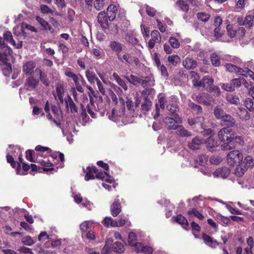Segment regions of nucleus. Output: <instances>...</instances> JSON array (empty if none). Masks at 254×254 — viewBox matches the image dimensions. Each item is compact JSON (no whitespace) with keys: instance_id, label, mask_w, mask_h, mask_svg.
<instances>
[{"instance_id":"obj_10","label":"nucleus","mask_w":254,"mask_h":254,"mask_svg":"<svg viewBox=\"0 0 254 254\" xmlns=\"http://www.w3.org/2000/svg\"><path fill=\"white\" fill-rule=\"evenodd\" d=\"M64 101L66 107L68 110H70L71 113L74 114L77 113L78 108L70 96H67V97L64 98Z\"/></svg>"},{"instance_id":"obj_26","label":"nucleus","mask_w":254,"mask_h":254,"mask_svg":"<svg viewBox=\"0 0 254 254\" xmlns=\"http://www.w3.org/2000/svg\"><path fill=\"white\" fill-rule=\"evenodd\" d=\"M213 79L209 76H204L200 80V84L203 88L210 87L213 85Z\"/></svg>"},{"instance_id":"obj_52","label":"nucleus","mask_w":254,"mask_h":254,"mask_svg":"<svg viewBox=\"0 0 254 254\" xmlns=\"http://www.w3.org/2000/svg\"><path fill=\"white\" fill-rule=\"evenodd\" d=\"M136 240V235L133 232H130L128 234V243L129 246L133 247Z\"/></svg>"},{"instance_id":"obj_30","label":"nucleus","mask_w":254,"mask_h":254,"mask_svg":"<svg viewBox=\"0 0 254 254\" xmlns=\"http://www.w3.org/2000/svg\"><path fill=\"white\" fill-rule=\"evenodd\" d=\"M206 144L207 148L209 150H212L213 148L218 146V141L210 136L207 138Z\"/></svg>"},{"instance_id":"obj_54","label":"nucleus","mask_w":254,"mask_h":254,"mask_svg":"<svg viewBox=\"0 0 254 254\" xmlns=\"http://www.w3.org/2000/svg\"><path fill=\"white\" fill-rule=\"evenodd\" d=\"M197 17L199 20L203 22H206L209 19L210 15L205 12H198L197 14Z\"/></svg>"},{"instance_id":"obj_39","label":"nucleus","mask_w":254,"mask_h":254,"mask_svg":"<svg viewBox=\"0 0 254 254\" xmlns=\"http://www.w3.org/2000/svg\"><path fill=\"white\" fill-rule=\"evenodd\" d=\"M188 106L197 114H201L202 112V109L201 107L194 104L191 101H190L188 104Z\"/></svg>"},{"instance_id":"obj_56","label":"nucleus","mask_w":254,"mask_h":254,"mask_svg":"<svg viewBox=\"0 0 254 254\" xmlns=\"http://www.w3.org/2000/svg\"><path fill=\"white\" fill-rule=\"evenodd\" d=\"M169 43L173 48H178L180 47L179 41L175 37H171L169 38Z\"/></svg>"},{"instance_id":"obj_13","label":"nucleus","mask_w":254,"mask_h":254,"mask_svg":"<svg viewBox=\"0 0 254 254\" xmlns=\"http://www.w3.org/2000/svg\"><path fill=\"white\" fill-rule=\"evenodd\" d=\"M64 74L71 78L75 84L80 82V77L81 75L80 74H77L73 72L70 68H67L64 70Z\"/></svg>"},{"instance_id":"obj_18","label":"nucleus","mask_w":254,"mask_h":254,"mask_svg":"<svg viewBox=\"0 0 254 254\" xmlns=\"http://www.w3.org/2000/svg\"><path fill=\"white\" fill-rule=\"evenodd\" d=\"M239 165L237 166L235 170V174L238 177L242 176L245 172L247 170V167L245 164L244 162H241L240 163H238Z\"/></svg>"},{"instance_id":"obj_32","label":"nucleus","mask_w":254,"mask_h":254,"mask_svg":"<svg viewBox=\"0 0 254 254\" xmlns=\"http://www.w3.org/2000/svg\"><path fill=\"white\" fill-rule=\"evenodd\" d=\"M25 30H29L31 32H37V29L33 26L29 25L26 23H22L21 26V31L23 35L26 34Z\"/></svg>"},{"instance_id":"obj_64","label":"nucleus","mask_w":254,"mask_h":254,"mask_svg":"<svg viewBox=\"0 0 254 254\" xmlns=\"http://www.w3.org/2000/svg\"><path fill=\"white\" fill-rule=\"evenodd\" d=\"M38 239L39 241H45L46 240L49 239L50 237L47 232H42L39 234Z\"/></svg>"},{"instance_id":"obj_42","label":"nucleus","mask_w":254,"mask_h":254,"mask_svg":"<svg viewBox=\"0 0 254 254\" xmlns=\"http://www.w3.org/2000/svg\"><path fill=\"white\" fill-rule=\"evenodd\" d=\"M226 100L230 103L236 105H238L240 102L239 97L231 94H228L226 96Z\"/></svg>"},{"instance_id":"obj_23","label":"nucleus","mask_w":254,"mask_h":254,"mask_svg":"<svg viewBox=\"0 0 254 254\" xmlns=\"http://www.w3.org/2000/svg\"><path fill=\"white\" fill-rule=\"evenodd\" d=\"M85 76L88 81L91 83L93 84L96 81L97 82L99 80L96 76L95 73L91 69H87L85 72Z\"/></svg>"},{"instance_id":"obj_34","label":"nucleus","mask_w":254,"mask_h":254,"mask_svg":"<svg viewBox=\"0 0 254 254\" xmlns=\"http://www.w3.org/2000/svg\"><path fill=\"white\" fill-rule=\"evenodd\" d=\"M116 220H114L111 217H106L102 221V223L106 227H115Z\"/></svg>"},{"instance_id":"obj_35","label":"nucleus","mask_w":254,"mask_h":254,"mask_svg":"<svg viewBox=\"0 0 254 254\" xmlns=\"http://www.w3.org/2000/svg\"><path fill=\"white\" fill-rule=\"evenodd\" d=\"M35 72L39 73L40 79L41 82L46 86H49V83L46 77V75L43 73L42 70L39 68H36L35 69Z\"/></svg>"},{"instance_id":"obj_29","label":"nucleus","mask_w":254,"mask_h":254,"mask_svg":"<svg viewBox=\"0 0 254 254\" xmlns=\"http://www.w3.org/2000/svg\"><path fill=\"white\" fill-rule=\"evenodd\" d=\"M112 251L115 253L121 254L123 253L125 250L124 245L119 242L114 243L112 248Z\"/></svg>"},{"instance_id":"obj_15","label":"nucleus","mask_w":254,"mask_h":254,"mask_svg":"<svg viewBox=\"0 0 254 254\" xmlns=\"http://www.w3.org/2000/svg\"><path fill=\"white\" fill-rule=\"evenodd\" d=\"M111 213L113 217H116L121 212V205L118 201H115L110 207Z\"/></svg>"},{"instance_id":"obj_25","label":"nucleus","mask_w":254,"mask_h":254,"mask_svg":"<svg viewBox=\"0 0 254 254\" xmlns=\"http://www.w3.org/2000/svg\"><path fill=\"white\" fill-rule=\"evenodd\" d=\"M222 121L228 127H233L235 125V120L227 114L222 119Z\"/></svg>"},{"instance_id":"obj_4","label":"nucleus","mask_w":254,"mask_h":254,"mask_svg":"<svg viewBox=\"0 0 254 254\" xmlns=\"http://www.w3.org/2000/svg\"><path fill=\"white\" fill-rule=\"evenodd\" d=\"M164 122L170 129H176L181 123V119L179 116H174V118L166 117Z\"/></svg>"},{"instance_id":"obj_62","label":"nucleus","mask_w":254,"mask_h":254,"mask_svg":"<svg viewBox=\"0 0 254 254\" xmlns=\"http://www.w3.org/2000/svg\"><path fill=\"white\" fill-rule=\"evenodd\" d=\"M221 88L227 91H234V86H232V84L231 83H222L221 85Z\"/></svg>"},{"instance_id":"obj_45","label":"nucleus","mask_w":254,"mask_h":254,"mask_svg":"<svg viewBox=\"0 0 254 254\" xmlns=\"http://www.w3.org/2000/svg\"><path fill=\"white\" fill-rule=\"evenodd\" d=\"M226 30L228 35L231 38H234L236 34V30L234 28L233 26L228 24L226 26Z\"/></svg>"},{"instance_id":"obj_37","label":"nucleus","mask_w":254,"mask_h":254,"mask_svg":"<svg viewBox=\"0 0 254 254\" xmlns=\"http://www.w3.org/2000/svg\"><path fill=\"white\" fill-rule=\"evenodd\" d=\"M0 66L5 75H7L12 72L11 65L10 63L0 64Z\"/></svg>"},{"instance_id":"obj_27","label":"nucleus","mask_w":254,"mask_h":254,"mask_svg":"<svg viewBox=\"0 0 254 254\" xmlns=\"http://www.w3.org/2000/svg\"><path fill=\"white\" fill-rule=\"evenodd\" d=\"M213 113L217 119H222L227 114L220 106H217L214 108Z\"/></svg>"},{"instance_id":"obj_14","label":"nucleus","mask_w":254,"mask_h":254,"mask_svg":"<svg viewBox=\"0 0 254 254\" xmlns=\"http://www.w3.org/2000/svg\"><path fill=\"white\" fill-rule=\"evenodd\" d=\"M85 172V180L88 181L95 179L94 174L96 175V173L97 172V169L95 167H88L86 168Z\"/></svg>"},{"instance_id":"obj_59","label":"nucleus","mask_w":254,"mask_h":254,"mask_svg":"<svg viewBox=\"0 0 254 254\" xmlns=\"http://www.w3.org/2000/svg\"><path fill=\"white\" fill-rule=\"evenodd\" d=\"M193 75H195V76H196V77H194V79H193L192 80V84H193V85L195 87H202V86L200 84V81H198V79L199 78V76L197 74V73H195V72L194 71H192L191 72V76H193Z\"/></svg>"},{"instance_id":"obj_6","label":"nucleus","mask_w":254,"mask_h":254,"mask_svg":"<svg viewBox=\"0 0 254 254\" xmlns=\"http://www.w3.org/2000/svg\"><path fill=\"white\" fill-rule=\"evenodd\" d=\"M3 36L4 39L7 42L10 43L14 47H15L17 49H20L22 47V41H20L18 42V43H16L15 41L13 39V36L11 32L9 31H5L3 33Z\"/></svg>"},{"instance_id":"obj_41","label":"nucleus","mask_w":254,"mask_h":254,"mask_svg":"<svg viewBox=\"0 0 254 254\" xmlns=\"http://www.w3.org/2000/svg\"><path fill=\"white\" fill-rule=\"evenodd\" d=\"M188 213L190 217L195 216L200 220H202L204 218L203 216L195 208L189 210Z\"/></svg>"},{"instance_id":"obj_19","label":"nucleus","mask_w":254,"mask_h":254,"mask_svg":"<svg viewBox=\"0 0 254 254\" xmlns=\"http://www.w3.org/2000/svg\"><path fill=\"white\" fill-rule=\"evenodd\" d=\"M167 108L174 116H178L177 112L179 111L178 106L175 101H172L167 106Z\"/></svg>"},{"instance_id":"obj_57","label":"nucleus","mask_w":254,"mask_h":254,"mask_svg":"<svg viewBox=\"0 0 254 254\" xmlns=\"http://www.w3.org/2000/svg\"><path fill=\"white\" fill-rule=\"evenodd\" d=\"M225 66L227 71L230 72L236 73L237 69V66L231 63H227L225 64Z\"/></svg>"},{"instance_id":"obj_1","label":"nucleus","mask_w":254,"mask_h":254,"mask_svg":"<svg viewBox=\"0 0 254 254\" xmlns=\"http://www.w3.org/2000/svg\"><path fill=\"white\" fill-rule=\"evenodd\" d=\"M218 136L220 140L223 142L221 148L224 150L231 149L234 146L232 143L234 139H240L241 137L235 135L232 129L227 127L220 129L218 133Z\"/></svg>"},{"instance_id":"obj_58","label":"nucleus","mask_w":254,"mask_h":254,"mask_svg":"<svg viewBox=\"0 0 254 254\" xmlns=\"http://www.w3.org/2000/svg\"><path fill=\"white\" fill-rule=\"evenodd\" d=\"M197 162L201 165H204L208 161V156L206 155H199L196 159Z\"/></svg>"},{"instance_id":"obj_49","label":"nucleus","mask_w":254,"mask_h":254,"mask_svg":"<svg viewBox=\"0 0 254 254\" xmlns=\"http://www.w3.org/2000/svg\"><path fill=\"white\" fill-rule=\"evenodd\" d=\"M36 20L43 27L44 30H47V27L50 25L47 21L38 16L36 17Z\"/></svg>"},{"instance_id":"obj_24","label":"nucleus","mask_w":254,"mask_h":254,"mask_svg":"<svg viewBox=\"0 0 254 254\" xmlns=\"http://www.w3.org/2000/svg\"><path fill=\"white\" fill-rule=\"evenodd\" d=\"M30 166L25 163H22V170L21 169V165L18 163V166L16 169V173L20 175H25L27 174V172L29 170Z\"/></svg>"},{"instance_id":"obj_53","label":"nucleus","mask_w":254,"mask_h":254,"mask_svg":"<svg viewBox=\"0 0 254 254\" xmlns=\"http://www.w3.org/2000/svg\"><path fill=\"white\" fill-rule=\"evenodd\" d=\"M22 243L26 246H30L34 244V241L30 236H27L22 238Z\"/></svg>"},{"instance_id":"obj_44","label":"nucleus","mask_w":254,"mask_h":254,"mask_svg":"<svg viewBox=\"0 0 254 254\" xmlns=\"http://www.w3.org/2000/svg\"><path fill=\"white\" fill-rule=\"evenodd\" d=\"M176 4L180 7V8L185 12L188 11L189 6L184 0H179L176 2Z\"/></svg>"},{"instance_id":"obj_60","label":"nucleus","mask_w":254,"mask_h":254,"mask_svg":"<svg viewBox=\"0 0 254 254\" xmlns=\"http://www.w3.org/2000/svg\"><path fill=\"white\" fill-rule=\"evenodd\" d=\"M245 165L247 166L253 167L254 166V159L251 156H247L245 158L244 162Z\"/></svg>"},{"instance_id":"obj_51","label":"nucleus","mask_w":254,"mask_h":254,"mask_svg":"<svg viewBox=\"0 0 254 254\" xmlns=\"http://www.w3.org/2000/svg\"><path fill=\"white\" fill-rule=\"evenodd\" d=\"M80 107L81 109V112L80 113V117L83 122L86 123L88 121V117L86 112V109H85L84 105L82 104H80Z\"/></svg>"},{"instance_id":"obj_36","label":"nucleus","mask_w":254,"mask_h":254,"mask_svg":"<svg viewBox=\"0 0 254 254\" xmlns=\"http://www.w3.org/2000/svg\"><path fill=\"white\" fill-rule=\"evenodd\" d=\"M237 114L241 119L245 120H248L250 118V115L248 112L243 108L239 109V112Z\"/></svg>"},{"instance_id":"obj_28","label":"nucleus","mask_w":254,"mask_h":254,"mask_svg":"<svg viewBox=\"0 0 254 254\" xmlns=\"http://www.w3.org/2000/svg\"><path fill=\"white\" fill-rule=\"evenodd\" d=\"M176 133L181 137H189L191 136L190 132L185 129L183 127L179 125L177 128Z\"/></svg>"},{"instance_id":"obj_33","label":"nucleus","mask_w":254,"mask_h":254,"mask_svg":"<svg viewBox=\"0 0 254 254\" xmlns=\"http://www.w3.org/2000/svg\"><path fill=\"white\" fill-rule=\"evenodd\" d=\"M125 108L123 109L122 112L120 113L119 115H116V111L113 109L111 113H109L108 115V118L110 120L113 121H116L117 120H119L118 116L121 117L122 115L124 114Z\"/></svg>"},{"instance_id":"obj_16","label":"nucleus","mask_w":254,"mask_h":254,"mask_svg":"<svg viewBox=\"0 0 254 254\" xmlns=\"http://www.w3.org/2000/svg\"><path fill=\"white\" fill-rule=\"evenodd\" d=\"M203 143V140L198 137L193 138L190 142L188 144V146L192 150L197 149L199 146Z\"/></svg>"},{"instance_id":"obj_55","label":"nucleus","mask_w":254,"mask_h":254,"mask_svg":"<svg viewBox=\"0 0 254 254\" xmlns=\"http://www.w3.org/2000/svg\"><path fill=\"white\" fill-rule=\"evenodd\" d=\"M118 58L119 60L120 61H121L122 62H123V59L128 64H131V63L132 62V57L130 56V54H127V53L124 54L123 56V58H120L119 57V56L118 55Z\"/></svg>"},{"instance_id":"obj_46","label":"nucleus","mask_w":254,"mask_h":254,"mask_svg":"<svg viewBox=\"0 0 254 254\" xmlns=\"http://www.w3.org/2000/svg\"><path fill=\"white\" fill-rule=\"evenodd\" d=\"M151 39L154 40L157 43H160L161 41V36L156 30H153L151 33Z\"/></svg>"},{"instance_id":"obj_8","label":"nucleus","mask_w":254,"mask_h":254,"mask_svg":"<svg viewBox=\"0 0 254 254\" xmlns=\"http://www.w3.org/2000/svg\"><path fill=\"white\" fill-rule=\"evenodd\" d=\"M36 64L32 61L26 62L23 64L22 70L26 75H30L34 71Z\"/></svg>"},{"instance_id":"obj_22","label":"nucleus","mask_w":254,"mask_h":254,"mask_svg":"<svg viewBox=\"0 0 254 254\" xmlns=\"http://www.w3.org/2000/svg\"><path fill=\"white\" fill-rule=\"evenodd\" d=\"M167 61L169 65L171 66H176L180 63L181 59L180 57L177 55L169 56L167 58Z\"/></svg>"},{"instance_id":"obj_5","label":"nucleus","mask_w":254,"mask_h":254,"mask_svg":"<svg viewBox=\"0 0 254 254\" xmlns=\"http://www.w3.org/2000/svg\"><path fill=\"white\" fill-rule=\"evenodd\" d=\"M103 103L102 101L100 103L97 104V108H96L94 104V106H92L90 104H87L86 106V108L87 110V112L90 115L91 117L93 118H95L96 117V114L94 112L93 110H95V111H98L100 112L102 115L105 113V110L102 107Z\"/></svg>"},{"instance_id":"obj_12","label":"nucleus","mask_w":254,"mask_h":254,"mask_svg":"<svg viewBox=\"0 0 254 254\" xmlns=\"http://www.w3.org/2000/svg\"><path fill=\"white\" fill-rule=\"evenodd\" d=\"M39 84V80L32 76L28 78L25 83V86L28 90L35 89Z\"/></svg>"},{"instance_id":"obj_61","label":"nucleus","mask_w":254,"mask_h":254,"mask_svg":"<svg viewBox=\"0 0 254 254\" xmlns=\"http://www.w3.org/2000/svg\"><path fill=\"white\" fill-rule=\"evenodd\" d=\"M246 21L247 25H248L249 27H251L253 25L254 23V18L251 13L246 16Z\"/></svg>"},{"instance_id":"obj_48","label":"nucleus","mask_w":254,"mask_h":254,"mask_svg":"<svg viewBox=\"0 0 254 254\" xmlns=\"http://www.w3.org/2000/svg\"><path fill=\"white\" fill-rule=\"evenodd\" d=\"M105 0H95L94 2V8L97 10H101L104 6Z\"/></svg>"},{"instance_id":"obj_21","label":"nucleus","mask_w":254,"mask_h":254,"mask_svg":"<svg viewBox=\"0 0 254 254\" xmlns=\"http://www.w3.org/2000/svg\"><path fill=\"white\" fill-rule=\"evenodd\" d=\"M64 86L62 84H58L56 87V93L59 101L62 104L64 103Z\"/></svg>"},{"instance_id":"obj_43","label":"nucleus","mask_w":254,"mask_h":254,"mask_svg":"<svg viewBox=\"0 0 254 254\" xmlns=\"http://www.w3.org/2000/svg\"><path fill=\"white\" fill-rule=\"evenodd\" d=\"M244 105L250 111H253L254 110V102L252 99L250 98H246L245 101Z\"/></svg>"},{"instance_id":"obj_63","label":"nucleus","mask_w":254,"mask_h":254,"mask_svg":"<svg viewBox=\"0 0 254 254\" xmlns=\"http://www.w3.org/2000/svg\"><path fill=\"white\" fill-rule=\"evenodd\" d=\"M176 221L181 224L188 225V222L186 218L182 215H178L176 217Z\"/></svg>"},{"instance_id":"obj_3","label":"nucleus","mask_w":254,"mask_h":254,"mask_svg":"<svg viewBox=\"0 0 254 254\" xmlns=\"http://www.w3.org/2000/svg\"><path fill=\"white\" fill-rule=\"evenodd\" d=\"M243 159V154L239 150L231 151L227 154V162L231 166H234L238 163H240Z\"/></svg>"},{"instance_id":"obj_50","label":"nucleus","mask_w":254,"mask_h":254,"mask_svg":"<svg viewBox=\"0 0 254 254\" xmlns=\"http://www.w3.org/2000/svg\"><path fill=\"white\" fill-rule=\"evenodd\" d=\"M215 219L221 221L223 223L227 224L230 222V218L224 216L220 214H217L215 216Z\"/></svg>"},{"instance_id":"obj_11","label":"nucleus","mask_w":254,"mask_h":254,"mask_svg":"<svg viewBox=\"0 0 254 254\" xmlns=\"http://www.w3.org/2000/svg\"><path fill=\"white\" fill-rule=\"evenodd\" d=\"M184 67L187 69H193L197 66V63L193 59L187 57L183 62Z\"/></svg>"},{"instance_id":"obj_17","label":"nucleus","mask_w":254,"mask_h":254,"mask_svg":"<svg viewBox=\"0 0 254 254\" xmlns=\"http://www.w3.org/2000/svg\"><path fill=\"white\" fill-rule=\"evenodd\" d=\"M117 11V8L114 4H111L108 7L106 14L107 16H108V18L110 21H112L114 20L116 17Z\"/></svg>"},{"instance_id":"obj_40","label":"nucleus","mask_w":254,"mask_h":254,"mask_svg":"<svg viewBox=\"0 0 254 254\" xmlns=\"http://www.w3.org/2000/svg\"><path fill=\"white\" fill-rule=\"evenodd\" d=\"M210 60L211 64L213 66H218L220 64V58L216 54H212L210 56Z\"/></svg>"},{"instance_id":"obj_2","label":"nucleus","mask_w":254,"mask_h":254,"mask_svg":"<svg viewBox=\"0 0 254 254\" xmlns=\"http://www.w3.org/2000/svg\"><path fill=\"white\" fill-rule=\"evenodd\" d=\"M125 78L130 84L135 86H139L140 85L142 86H152L153 79L152 77H146L144 79H142L134 75L131 74L129 76H125Z\"/></svg>"},{"instance_id":"obj_47","label":"nucleus","mask_w":254,"mask_h":254,"mask_svg":"<svg viewBox=\"0 0 254 254\" xmlns=\"http://www.w3.org/2000/svg\"><path fill=\"white\" fill-rule=\"evenodd\" d=\"M151 106V101L148 99L147 98H145L144 101L141 105V108L143 111H148L150 110Z\"/></svg>"},{"instance_id":"obj_9","label":"nucleus","mask_w":254,"mask_h":254,"mask_svg":"<svg viewBox=\"0 0 254 254\" xmlns=\"http://www.w3.org/2000/svg\"><path fill=\"white\" fill-rule=\"evenodd\" d=\"M98 21L103 29H106L108 28V16L104 11L100 12L97 17Z\"/></svg>"},{"instance_id":"obj_31","label":"nucleus","mask_w":254,"mask_h":254,"mask_svg":"<svg viewBox=\"0 0 254 254\" xmlns=\"http://www.w3.org/2000/svg\"><path fill=\"white\" fill-rule=\"evenodd\" d=\"M109 46L113 51L117 53H120L123 50V45L115 41H111Z\"/></svg>"},{"instance_id":"obj_7","label":"nucleus","mask_w":254,"mask_h":254,"mask_svg":"<svg viewBox=\"0 0 254 254\" xmlns=\"http://www.w3.org/2000/svg\"><path fill=\"white\" fill-rule=\"evenodd\" d=\"M230 174V170L226 167L219 168L216 169L213 173V176L216 178L225 179Z\"/></svg>"},{"instance_id":"obj_38","label":"nucleus","mask_w":254,"mask_h":254,"mask_svg":"<svg viewBox=\"0 0 254 254\" xmlns=\"http://www.w3.org/2000/svg\"><path fill=\"white\" fill-rule=\"evenodd\" d=\"M208 95L207 94H202L196 97L195 100L200 103H203L206 105L210 104V101H207L205 99L207 98Z\"/></svg>"},{"instance_id":"obj_20","label":"nucleus","mask_w":254,"mask_h":254,"mask_svg":"<svg viewBox=\"0 0 254 254\" xmlns=\"http://www.w3.org/2000/svg\"><path fill=\"white\" fill-rule=\"evenodd\" d=\"M113 77L114 78L116 82L120 87L124 89L125 91L127 90L128 87L126 84L125 81L123 79H122L117 73L114 72L113 74Z\"/></svg>"}]
</instances>
